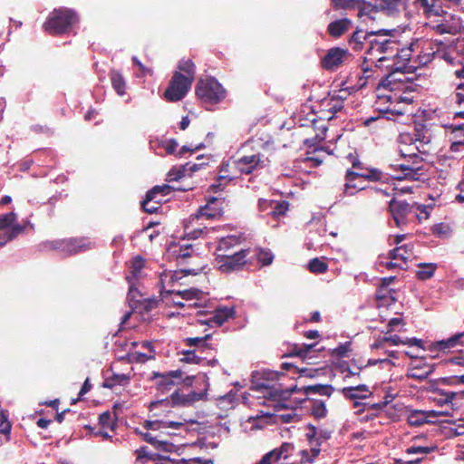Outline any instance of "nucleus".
Masks as SVG:
<instances>
[{"instance_id":"6e6d98bb","label":"nucleus","mask_w":464,"mask_h":464,"mask_svg":"<svg viewBox=\"0 0 464 464\" xmlns=\"http://www.w3.org/2000/svg\"><path fill=\"white\" fill-rule=\"evenodd\" d=\"M136 454V462L140 464H146L148 461H150V455L148 451L147 446H142L135 450Z\"/></svg>"},{"instance_id":"f257e3e1","label":"nucleus","mask_w":464,"mask_h":464,"mask_svg":"<svg viewBox=\"0 0 464 464\" xmlns=\"http://www.w3.org/2000/svg\"><path fill=\"white\" fill-rule=\"evenodd\" d=\"M258 390H266V396L273 401H285L295 392H302L308 397L309 394L318 393L330 397L334 389L331 384H314L307 385L298 388L297 385L284 389L281 383H277L269 387L266 383H259L256 385Z\"/></svg>"},{"instance_id":"c03bdc74","label":"nucleus","mask_w":464,"mask_h":464,"mask_svg":"<svg viewBox=\"0 0 464 464\" xmlns=\"http://www.w3.org/2000/svg\"><path fill=\"white\" fill-rule=\"evenodd\" d=\"M457 346V343L454 342L452 336L446 339L441 340L439 342H436L435 343H432L430 346V350H438L441 352H447L452 348H455Z\"/></svg>"},{"instance_id":"4468645a","label":"nucleus","mask_w":464,"mask_h":464,"mask_svg":"<svg viewBox=\"0 0 464 464\" xmlns=\"http://www.w3.org/2000/svg\"><path fill=\"white\" fill-rule=\"evenodd\" d=\"M389 210L396 227H401L408 223V216L412 213L413 206L404 200L392 198L389 202Z\"/></svg>"},{"instance_id":"3c124183","label":"nucleus","mask_w":464,"mask_h":464,"mask_svg":"<svg viewBox=\"0 0 464 464\" xmlns=\"http://www.w3.org/2000/svg\"><path fill=\"white\" fill-rule=\"evenodd\" d=\"M12 425L8 420L7 411L2 410L0 411V433L9 435L11 432Z\"/></svg>"},{"instance_id":"5701e85b","label":"nucleus","mask_w":464,"mask_h":464,"mask_svg":"<svg viewBox=\"0 0 464 464\" xmlns=\"http://www.w3.org/2000/svg\"><path fill=\"white\" fill-rule=\"evenodd\" d=\"M412 254L413 245L405 244L390 250L388 253V257L392 260H401L405 266H407L408 260L412 256Z\"/></svg>"},{"instance_id":"9d476101","label":"nucleus","mask_w":464,"mask_h":464,"mask_svg":"<svg viewBox=\"0 0 464 464\" xmlns=\"http://www.w3.org/2000/svg\"><path fill=\"white\" fill-rule=\"evenodd\" d=\"M250 249H241L231 255L217 254L216 264L218 269L222 273H232L242 269L247 262V256Z\"/></svg>"},{"instance_id":"aec40b11","label":"nucleus","mask_w":464,"mask_h":464,"mask_svg":"<svg viewBox=\"0 0 464 464\" xmlns=\"http://www.w3.org/2000/svg\"><path fill=\"white\" fill-rule=\"evenodd\" d=\"M372 35V34H370V32H364L362 29H358L353 33L348 40V44L353 51H362L365 48L364 45L368 46L369 40Z\"/></svg>"},{"instance_id":"6ab92c4d","label":"nucleus","mask_w":464,"mask_h":464,"mask_svg":"<svg viewBox=\"0 0 464 464\" xmlns=\"http://www.w3.org/2000/svg\"><path fill=\"white\" fill-rule=\"evenodd\" d=\"M134 297V287L130 286V290L128 293V298L130 299V302L133 304H130L131 306H133V309L139 310V312L142 314H148L150 311L156 309L159 305L160 300L153 297V298H145L142 300H137L133 301Z\"/></svg>"},{"instance_id":"052dcab7","label":"nucleus","mask_w":464,"mask_h":464,"mask_svg":"<svg viewBox=\"0 0 464 464\" xmlns=\"http://www.w3.org/2000/svg\"><path fill=\"white\" fill-rule=\"evenodd\" d=\"M455 103L461 109H464V82H459L457 85L455 95Z\"/></svg>"},{"instance_id":"ea45409f","label":"nucleus","mask_w":464,"mask_h":464,"mask_svg":"<svg viewBox=\"0 0 464 464\" xmlns=\"http://www.w3.org/2000/svg\"><path fill=\"white\" fill-rule=\"evenodd\" d=\"M408 0H380V7L389 12L398 11L400 8H405Z\"/></svg>"},{"instance_id":"6e6552de","label":"nucleus","mask_w":464,"mask_h":464,"mask_svg":"<svg viewBox=\"0 0 464 464\" xmlns=\"http://www.w3.org/2000/svg\"><path fill=\"white\" fill-rule=\"evenodd\" d=\"M405 159V162L399 164H391V168L397 170H401V174L395 176L396 179H408V180H420L421 176L424 174L423 170V159L418 156L416 153H411L406 159L405 155H402Z\"/></svg>"},{"instance_id":"f3484780","label":"nucleus","mask_w":464,"mask_h":464,"mask_svg":"<svg viewBox=\"0 0 464 464\" xmlns=\"http://www.w3.org/2000/svg\"><path fill=\"white\" fill-rule=\"evenodd\" d=\"M446 415L448 412L440 411H413L408 416V423L419 427L424 423L434 422L433 419Z\"/></svg>"},{"instance_id":"8fccbe9b","label":"nucleus","mask_w":464,"mask_h":464,"mask_svg":"<svg viewBox=\"0 0 464 464\" xmlns=\"http://www.w3.org/2000/svg\"><path fill=\"white\" fill-rule=\"evenodd\" d=\"M444 129L454 136V139L463 138L464 139V123L461 124H444Z\"/></svg>"},{"instance_id":"774afa93","label":"nucleus","mask_w":464,"mask_h":464,"mask_svg":"<svg viewBox=\"0 0 464 464\" xmlns=\"http://www.w3.org/2000/svg\"><path fill=\"white\" fill-rule=\"evenodd\" d=\"M154 448L165 452H173L176 450V446L173 443L160 440H158V443H156Z\"/></svg>"},{"instance_id":"338daca9","label":"nucleus","mask_w":464,"mask_h":464,"mask_svg":"<svg viewBox=\"0 0 464 464\" xmlns=\"http://www.w3.org/2000/svg\"><path fill=\"white\" fill-rule=\"evenodd\" d=\"M294 449L295 447L292 443L284 442L276 450L281 459H287Z\"/></svg>"},{"instance_id":"69168bd1","label":"nucleus","mask_w":464,"mask_h":464,"mask_svg":"<svg viewBox=\"0 0 464 464\" xmlns=\"http://www.w3.org/2000/svg\"><path fill=\"white\" fill-rule=\"evenodd\" d=\"M237 242L235 237L222 238L218 244V251H227L234 244Z\"/></svg>"},{"instance_id":"0e129e2a","label":"nucleus","mask_w":464,"mask_h":464,"mask_svg":"<svg viewBox=\"0 0 464 464\" xmlns=\"http://www.w3.org/2000/svg\"><path fill=\"white\" fill-rule=\"evenodd\" d=\"M206 229L207 227L193 229H190L189 226L185 227L186 236L188 239H197L200 237L204 234Z\"/></svg>"},{"instance_id":"423d86ee","label":"nucleus","mask_w":464,"mask_h":464,"mask_svg":"<svg viewBox=\"0 0 464 464\" xmlns=\"http://www.w3.org/2000/svg\"><path fill=\"white\" fill-rule=\"evenodd\" d=\"M345 183L343 185V196H353L357 191L362 190L364 188L360 187L357 179H362L370 182L381 181L383 179V173L379 169H367L366 171H353L347 169L345 172Z\"/></svg>"},{"instance_id":"de8ad7c7","label":"nucleus","mask_w":464,"mask_h":464,"mask_svg":"<svg viewBox=\"0 0 464 464\" xmlns=\"http://www.w3.org/2000/svg\"><path fill=\"white\" fill-rule=\"evenodd\" d=\"M255 256L262 266H269L274 260V255L270 250L257 249Z\"/></svg>"},{"instance_id":"a878e982","label":"nucleus","mask_w":464,"mask_h":464,"mask_svg":"<svg viewBox=\"0 0 464 464\" xmlns=\"http://www.w3.org/2000/svg\"><path fill=\"white\" fill-rule=\"evenodd\" d=\"M379 7L380 0H359L356 10L358 11L359 17L369 16L374 18L373 14L379 11Z\"/></svg>"},{"instance_id":"9b49d317","label":"nucleus","mask_w":464,"mask_h":464,"mask_svg":"<svg viewBox=\"0 0 464 464\" xmlns=\"http://www.w3.org/2000/svg\"><path fill=\"white\" fill-rule=\"evenodd\" d=\"M192 82L190 78L185 77L179 72H175L168 88L164 92V97L168 102H176L182 100L188 90Z\"/></svg>"},{"instance_id":"e2e57ef3","label":"nucleus","mask_w":464,"mask_h":464,"mask_svg":"<svg viewBox=\"0 0 464 464\" xmlns=\"http://www.w3.org/2000/svg\"><path fill=\"white\" fill-rule=\"evenodd\" d=\"M338 368L340 370L341 372H346L345 376H344V380H346L347 378H350L352 376H358L360 377V372L361 371H357V372H354L353 370H352V368L350 367L349 363L345 361L340 362L338 364Z\"/></svg>"},{"instance_id":"e433bc0d","label":"nucleus","mask_w":464,"mask_h":464,"mask_svg":"<svg viewBox=\"0 0 464 464\" xmlns=\"http://www.w3.org/2000/svg\"><path fill=\"white\" fill-rule=\"evenodd\" d=\"M129 382V377L125 374L113 373L111 376L105 378L102 387L112 389L116 385H125Z\"/></svg>"},{"instance_id":"b1692460","label":"nucleus","mask_w":464,"mask_h":464,"mask_svg":"<svg viewBox=\"0 0 464 464\" xmlns=\"http://www.w3.org/2000/svg\"><path fill=\"white\" fill-rule=\"evenodd\" d=\"M342 394L349 400L366 399L372 395L365 384L357 386L344 387L341 391Z\"/></svg>"},{"instance_id":"ddd939ff","label":"nucleus","mask_w":464,"mask_h":464,"mask_svg":"<svg viewBox=\"0 0 464 464\" xmlns=\"http://www.w3.org/2000/svg\"><path fill=\"white\" fill-rule=\"evenodd\" d=\"M207 398V391L203 392H190L189 393L183 395L179 394L177 391L170 395V400H160L152 401L150 405V410L159 404L166 403L167 405L171 404L172 406H190L196 401L204 400Z\"/></svg>"},{"instance_id":"c9c22d12","label":"nucleus","mask_w":464,"mask_h":464,"mask_svg":"<svg viewBox=\"0 0 464 464\" xmlns=\"http://www.w3.org/2000/svg\"><path fill=\"white\" fill-rule=\"evenodd\" d=\"M370 61L363 60L362 64V75L359 77L358 84L360 88L364 87L370 80H374L373 74L375 72L374 69L368 64Z\"/></svg>"},{"instance_id":"dca6fc26","label":"nucleus","mask_w":464,"mask_h":464,"mask_svg":"<svg viewBox=\"0 0 464 464\" xmlns=\"http://www.w3.org/2000/svg\"><path fill=\"white\" fill-rule=\"evenodd\" d=\"M221 202L218 198H210L204 207H200L198 213L192 218V220L199 219L200 218H206L207 219H217L220 218L223 214V208Z\"/></svg>"},{"instance_id":"412c9836","label":"nucleus","mask_w":464,"mask_h":464,"mask_svg":"<svg viewBox=\"0 0 464 464\" xmlns=\"http://www.w3.org/2000/svg\"><path fill=\"white\" fill-rule=\"evenodd\" d=\"M411 140L416 144V149L420 153H429L431 140L430 134L427 130L416 129Z\"/></svg>"},{"instance_id":"79ce46f5","label":"nucleus","mask_w":464,"mask_h":464,"mask_svg":"<svg viewBox=\"0 0 464 464\" xmlns=\"http://www.w3.org/2000/svg\"><path fill=\"white\" fill-rule=\"evenodd\" d=\"M164 201V198H159L154 202H152V200H147L146 195L145 198L141 201V208L145 212L149 214H153L156 213L160 208Z\"/></svg>"},{"instance_id":"473e14b6","label":"nucleus","mask_w":464,"mask_h":464,"mask_svg":"<svg viewBox=\"0 0 464 464\" xmlns=\"http://www.w3.org/2000/svg\"><path fill=\"white\" fill-rule=\"evenodd\" d=\"M431 392L433 394L431 399L440 405L448 404L457 399V393H453V392H444L441 389L435 388Z\"/></svg>"},{"instance_id":"13d9d810","label":"nucleus","mask_w":464,"mask_h":464,"mask_svg":"<svg viewBox=\"0 0 464 464\" xmlns=\"http://www.w3.org/2000/svg\"><path fill=\"white\" fill-rule=\"evenodd\" d=\"M352 343L345 342L340 343L336 348L332 351V354L337 356L339 358L347 356L348 353L351 351Z\"/></svg>"},{"instance_id":"72a5a7b5","label":"nucleus","mask_w":464,"mask_h":464,"mask_svg":"<svg viewBox=\"0 0 464 464\" xmlns=\"http://www.w3.org/2000/svg\"><path fill=\"white\" fill-rule=\"evenodd\" d=\"M234 309L229 307H222L216 310L215 314L211 318H209V322L216 324L220 326L225 322H227L229 318L233 317Z\"/></svg>"},{"instance_id":"7ed1b4c3","label":"nucleus","mask_w":464,"mask_h":464,"mask_svg":"<svg viewBox=\"0 0 464 464\" xmlns=\"http://www.w3.org/2000/svg\"><path fill=\"white\" fill-rule=\"evenodd\" d=\"M78 21V15L73 10L60 7L50 13L43 27L51 35H60L69 33Z\"/></svg>"},{"instance_id":"58836bf2","label":"nucleus","mask_w":464,"mask_h":464,"mask_svg":"<svg viewBox=\"0 0 464 464\" xmlns=\"http://www.w3.org/2000/svg\"><path fill=\"white\" fill-rule=\"evenodd\" d=\"M419 266L421 267L420 270H418L416 273V276L420 280H427L433 276L435 270L437 268L436 265L434 264H427V263H421L419 264Z\"/></svg>"},{"instance_id":"37998d69","label":"nucleus","mask_w":464,"mask_h":464,"mask_svg":"<svg viewBox=\"0 0 464 464\" xmlns=\"http://www.w3.org/2000/svg\"><path fill=\"white\" fill-rule=\"evenodd\" d=\"M308 269L314 274H324L328 270V265L323 260L314 257L309 261Z\"/></svg>"},{"instance_id":"2eb2a0df","label":"nucleus","mask_w":464,"mask_h":464,"mask_svg":"<svg viewBox=\"0 0 464 464\" xmlns=\"http://www.w3.org/2000/svg\"><path fill=\"white\" fill-rule=\"evenodd\" d=\"M184 372L181 370L169 371L164 373L153 372L151 380L156 381V388L158 392L165 393L172 389L176 384L175 380H181Z\"/></svg>"},{"instance_id":"09e8293b","label":"nucleus","mask_w":464,"mask_h":464,"mask_svg":"<svg viewBox=\"0 0 464 464\" xmlns=\"http://www.w3.org/2000/svg\"><path fill=\"white\" fill-rule=\"evenodd\" d=\"M196 353V349H191L190 347L189 349L183 351V358L181 359V362L198 364L203 358L198 356Z\"/></svg>"},{"instance_id":"0eeeda50","label":"nucleus","mask_w":464,"mask_h":464,"mask_svg":"<svg viewBox=\"0 0 464 464\" xmlns=\"http://www.w3.org/2000/svg\"><path fill=\"white\" fill-rule=\"evenodd\" d=\"M412 52V44L403 48H400V45H398V51L392 54V58L394 60L392 72L382 81L381 84L382 86H390L398 72H411L416 68L415 65L411 64Z\"/></svg>"},{"instance_id":"2f4dec72","label":"nucleus","mask_w":464,"mask_h":464,"mask_svg":"<svg viewBox=\"0 0 464 464\" xmlns=\"http://www.w3.org/2000/svg\"><path fill=\"white\" fill-rule=\"evenodd\" d=\"M109 76L115 92L120 96L124 95L126 93V82L122 74L117 70H111Z\"/></svg>"},{"instance_id":"f03ea898","label":"nucleus","mask_w":464,"mask_h":464,"mask_svg":"<svg viewBox=\"0 0 464 464\" xmlns=\"http://www.w3.org/2000/svg\"><path fill=\"white\" fill-rule=\"evenodd\" d=\"M256 145L263 147V144L259 142ZM241 150L244 154L235 161L236 168L240 173L250 175L255 170L268 166L270 162L268 157H266L259 148H256L254 141L247 140L243 144Z\"/></svg>"},{"instance_id":"a211bd4d","label":"nucleus","mask_w":464,"mask_h":464,"mask_svg":"<svg viewBox=\"0 0 464 464\" xmlns=\"http://www.w3.org/2000/svg\"><path fill=\"white\" fill-rule=\"evenodd\" d=\"M435 370V365L422 362L421 361L413 362L407 370L406 376L409 379L417 381L426 380Z\"/></svg>"},{"instance_id":"39448f33","label":"nucleus","mask_w":464,"mask_h":464,"mask_svg":"<svg viewBox=\"0 0 464 464\" xmlns=\"http://www.w3.org/2000/svg\"><path fill=\"white\" fill-rule=\"evenodd\" d=\"M42 246L44 249L59 252L63 256H70L92 248L90 241L76 237L45 241Z\"/></svg>"},{"instance_id":"c756f323","label":"nucleus","mask_w":464,"mask_h":464,"mask_svg":"<svg viewBox=\"0 0 464 464\" xmlns=\"http://www.w3.org/2000/svg\"><path fill=\"white\" fill-rule=\"evenodd\" d=\"M190 189L189 188H175L167 184L161 186H154L151 189L147 192V200H152L156 198V194H160L161 197H165L169 195L170 192L174 190H182L187 191Z\"/></svg>"},{"instance_id":"a19ab883","label":"nucleus","mask_w":464,"mask_h":464,"mask_svg":"<svg viewBox=\"0 0 464 464\" xmlns=\"http://www.w3.org/2000/svg\"><path fill=\"white\" fill-rule=\"evenodd\" d=\"M394 30H385L381 29L378 31H371L370 34L372 35L370 37L369 41H376V42H397L395 39H392L391 36V34Z\"/></svg>"},{"instance_id":"20e7f679","label":"nucleus","mask_w":464,"mask_h":464,"mask_svg":"<svg viewBox=\"0 0 464 464\" xmlns=\"http://www.w3.org/2000/svg\"><path fill=\"white\" fill-rule=\"evenodd\" d=\"M196 95L205 103L217 104L225 99L227 91L218 80L208 77L198 82Z\"/></svg>"},{"instance_id":"864d4df0","label":"nucleus","mask_w":464,"mask_h":464,"mask_svg":"<svg viewBox=\"0 0 464 464\" xmlns=\"http://www.w3.org/2000/svg\"><path fill=\"white\" fill-rule=\"evenodd\" d=\"M99 423L102 428H110L112 430L116 426V421L112 420L111 413L109 411L100 414Z\"/></svg>"},{"instance_id":"680f3d73","label":"nucleus","mask_w":464,"mask_h":464,"mask_svg":"<svg viewBox=\"0 0 464 464\" xmlns=\"http://www.w3.org/2000/svg\"><path fill=\"white\" fill-rule=\"evenodd\" d=\"M432 30L439 34H453L455 33V27L449 24H437L431 26Z\"/></svg>"},{"instance_id":"603ef678","label":"nucleus","mask_w":464,"mask_h":464,"mask_svg":"<svg viewBox=\"0 0 464 464\" xmlns=\"http://www.w3.org/2000/svg\"><path fill=\"white\" fill-rule=\"evenodd\" d=\"M144 266H145L144 258L140 256H136L132 259L131 265H130V273H131L132 276L137 277L139 276V274L140 273V271L142 270V268L144 267Z\"/></svg>"},{"instance_id":"f8f14e48","label":"nucleus","mask_w":464,"mask_h":464,"mask_svg":"<svg viewBox=\"0 0 464 464\" xmlns=\"http://www.w3.org/2000/svg\"><path fill=\"white\" fill-rule=\"evenodd\" d=\"M352 57L349 50L341 47L330 48L321 59V67L329 72H336Z\"/></svg>"},{"instance_id":"393cba45","label":"nucleus","mask_w":464,"mask_h":464,"mask_svg":"<svg viewBox=\"0 0 464 464\" xmlns=\"http://www.w3.org/2000/svg\"><path fill=\"white\" fill-rule=\"evenodd\" d=\"M415 3L422 8L427 16L441 15L446 13L441 9L440 0H415Z\"/></svg>"},{"instance_id":"4c0bfd02","label":"nucleus","mask_w":464,"mask_h":464,"mask_svg":"<svg viewBox=\"0 0 464 464\" xmlns=\"http://www.w3.org/2000/svg\"><path fill=\"white\" fill-rule=\"evenodd\" d=\"M324 104L326 110L332 113V116L329 117V119H332L335 113L343 110V99L339 96H333L330 100L325 101Z\"/></svg>"},{"instance_id":"f704fd0d","label":"nucleus","mask_w":464,"mask_h":464,"mask_svg":"<svg viewBox=\"0 0 464 464\" xmlns=\"http://www.w3.org/2000/svg\"><path fill=\"white\" fill-rule=\"evenodd\" d=\"M161 288H163V285H161ZM160 295H162L163 293L166 295L175 294L177 295H179L185 300H192V299H198L199 297L200 291L197 288H190V289H185L182 291H174V290H167L163 291V289L160 290Z\"/></svg>"},{"instance_id":"5fc2aeb1","label":"nucleus","mask_w":464,"mask_h":464,"mask_svg":"<svg viewBox=\"0 0 464 464\" xmlns=\"http://www.w3.org/2000/svg\"><path fill=\"white\" fill-rule=\"evenodd\" d=\"M16 218L17 215L14 212L0 215V230L11 227Z\"/></svg>"},{"instance_id":"bb28decb","label":"nucleus","mask_w":464,"mask_h":464,"mask_svg":"<svg viewBox=\"0 0 464 464\" xmlns=\"http://www.w3.org/2000/svg\"><path fill=\"white\" fill-rule=\"evenodd\" d=\"M437 56L444 60L449 65L453 67L461 65L463 58L459 55L453 46H449L445 50H438L436 53Z\"/></svg>"},{"instance_id":"4be33fe9","label":"nucleus","mask_w":464,"mask_h":464,"mask_svg":"<svg viewBox=\"0 0 464 464\" xmlns=\"http://www.w3.org/2000/svg\"><path fill=\"white\" fill-rule=\"evenodd\" d=\"M352 27V21L348 18H342L331 22L327 26V33L333 38H340Z\"/></svg>"},{"instance_id":"4d7b16f0","label":"nucleus","mask_w":464,"mask_h":464,"mask_svg":"<svg viewBox=\"0 0 464 464\" xmlns=\"http://www.w3.org/2000/svg\"><path fill=\"white\" fill-rule=\"evenodd\" d=\"M281 459L276 449L266 453L257 464H274Z\"/></svg>"},{"instance_id":"cd10ccee","label":"nucleus","mask_w":464,"mask_h":464,"mask_svg":"<svg viewBox=\"0 0 464 464\" xmlns=\"http://www.w3.org/2000/svg\"><path fill=\"white\" fill-rule=\"evenodd\" d=\"M304 401H309L311 403L310 413L315 419H323L326 416L327 409L324 401L304 397V399L300 400V402Z\"/></svg>"},{"instance_id":"1a4fd4ad","label":"nucleus","mask_w":464,"mask_h":464,"mask_svg":"<svg viewBox=\"0 0 464 464\" xmlns=\"http://www.w3.org/2000/svg\"><path fill=\"white\" fill-rule=\"evenodd\" d=\"M399 42H376L369 41L365 49L366 56L364 59L372 63L375 62L382 63L392 59V54L398 51Z\"/></svg>"},{"instance_id":"a18cd8bd","label":"nucleus","mask_w":464,"mask_h":464,"mask_svg":"<svg viewBox=\"0 0 464 464\" xmlns=\"http://www.w3.org/2000/svg\"><path fill=\"white\" fill-rule=\"evenodd\" d=\"M179 70L187 73L185 77L190 78L191 82L195 76V64L191 60H183L179 63Z\"/></svg>"},{"instance_id":"bf43d9fd","label":"nucleus","mask_w":464,"mask_h":464,"mask_svg":"<svg viewBox=\"0 0 464 464\" xmlns=\"http://www.w3.org/2000/svg\"><path fill=\"white\" fill-rule=\"evenodd\" d=\"M437 450L436 446L433 447H422V446H411L406 450L407 454H430Z\"/></svg>"},{"instance_id":"49530a36","label":"nucleus","mask_w":464,"mask_h":464,"mask_svg":"<svg viewBox=\"0 0 464 464\" xmlns=\"http://www.w3.org/2000/svg\"><path fill=\"white\" fill-rule=\"evenodd\" d=\"M331 2L335 9L356 10L359 5V0H331Z\"/></svg>"},{"instance_id":"7c9ffc66","label":"nucleus","mask_w":464,"mask_h":464,"mask_svg":"<svg viewBox=\"0 0 464 464\" xmlns=\"http://www.w3.org/2000/svg\"><path fill=\"white\" fill-rule=\"evenodd\" d=\"M197 164L187 163L185 165L180 166L179 168H174L170 169L168 173V180L174 181L179 180L185 177L188 172H194L198 169Z\"/></svg>"},{"instance_id":"c85d7f7f","label":"nucleus","mask_w":464,"mask_h":464,"mask_svg":"<svg viewBox=\"0 0 464 464\" xmlns=\"http://www.w3.org/2000/svg\"><path fill=\"white\" fill-rule=\"evenodd\" d=\"M211 338V334H206L202 337H188L184 340L186 345L191 349H196L198 352L204 353L206 350L210 348L208 340Z\"/></svg>"}]
</instances>
